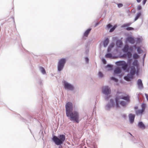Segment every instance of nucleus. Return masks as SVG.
I'll list each match as a JSON object with an SVG mask.
<instances>
[{
	"mask_svg": "<svg viewBox=\"0 0 148 148\" xmlns=\"http://www.w3.org/2000/svg\"><path fill=\"white\" fill-rule=\"evenodd\" d=\"M63 85L64 88L67 90L73 91L75 89L74 86L66 81L63 82Z\"/></svg>",
	"mask_w": 148,
	"mask_h": 148,
	"instance_id": "nucleus-4",
	"label": "nucleus"
},
{
	"mask_svg": "<svg viewBox=\"0 0 148 148\" xmlns=\"http://www.w3.org/2000/svg\"><path fill=\"white\" fill-rule=\"evenodd\" d=\"M133 65H135V64H134V63H133ZM135 65H137V63H136V64Z\"/></svg>",
	"mask_w": 148,
	"mask_h": 148,
	"instance_id": "nucleus-56",
	"label": "nucleus"
},
{
	"mask_svg": "<svg viewBox=\"0 0 148 148\" xmlns=\"http://www.w3.org/2000/svg\"><path fill=\"white\" fill-rule=\"evenodd\" d=\"M110 79L114 81V82H117L119 81L118 79L114 76L111 77Z\"/></svg>",
	"mask_w": 148,
	"mask_h": 148,
	"instance_id": "nucleus-23",
	"label": "nucleus"
},
{
	"mask_svg": "<svg viewBox=\"0 0 148 148\" xmlns=\"http://www.w3.org/2000/svg\"><path fill=\"white\" fill-rule=\"evenodd\" d=\"M105 57L106 58H111L112 57V55L110 53H108L106 54L105 55Z\"/></svg>",
	"mask_w": 148,
	"mask_h": 148,
	"instance_id": "nucleus-27",
	"label": "nucleus"
},
{
	"mask_svg": "<svg viewBox=\"0 0 148 148\" xmlns=\"http://www.w3.org/2000/svg\"><path fill=\"white\" fill-rule=\"evenodd\" d=\"M133 75L129 73H128L127 75L124 77V79L126 81H128L129 80H131L133 78Z\"/></svg>",
	"mask_w": 148,
	"mask_h": 148,
	"instance_id": "nucleus-10",
	"label": "nucleus"
},
{
	"mask_svg": "<svg viewBox=\"0 0 148 148\" xmlns=\"http://www.w3.org/2000/svg\"><path fill=\"white\" fill-rule=\"evenodd\" d=\"M137 84L138 85V88L139 89H142L143 88V86L142 80L140 79H139L137 81Z\"/></svg>",
	"mask_w": 148,
	"mask_h": 148,
	"instance_id": "nucleus-11",
	"label": "nucleus"
},
{
	"mask_svg": "<svg viewBox=\"0 0 148 148\" xmlns=\"http://www.w3.org/2000/svg\"><path fill=\"white\" fill-rule=\"evenodd\" d=\"M139 56L136 53H134L133 56V58L134 59H137L138 58Z\"/></svg>",
	"mask_w": 148,
	"mask_h": 148,
	"instance_id": "nucleus-30",
	"label": "nucleus"
},
{
	"mask_svg": "<svg viewBox=\"0 0 148 148\" xmlns=\"http://www.w3.org/2000/svg\"><path fill=\"white\" fill-rule=\"evenodd\" d=\"M41 98L42 99L43 98V97H41Z\"/></svg>",
	"mask_w": 148,
	"mask_h": 148,
	"instance_id": "nucleus-58",
	"label": "nucleus"
},
{
	"mask_svg": "<svg viewBox=\"0 0 148 148\" xmlns=\"http://www.w3.org/2000/svg\"><path fill=\"white\" fill-rule=\"evenodd\" d=\"M137 51L138 53H140L141 52V51H142L141 49L139 47H138L137 48Z\"/></svg>",
	"mask_w": 148,
	"mask_h": 148,
	"instance_id": "nucleus-35",
	"label": "nucleus"
},
{
	"mask_svg": "<svg viewBox=\"0 0 148 148\" xmlns=\"http://www.w3.org/2000/svg\"><path fill=\"white\" fill-rule=\"evenodd\" d=\"M119 42L120 43V45H122V42H119V41H118L117 42V44L119 43Z\"/></svg>",
	"mask_w": 148,
	"mask_h": 148,
	"instance_id": "nucleus-53",
	"label": "nucleus"
},
{
	"mask_svg": "<svg viewBox=\"0 0 148 148\" xmlns=\"http://www.w3.org/2000/svg\"><path fill=\"white\" fill-rule=\"evenodd\" d=\"M111 49H112V48H109V47H108V52L110 51H111Z\"/></svg>",
	"mask_w": 148,
	"mask_h": 148,
	"instance_id": "nucleus-47",
	"label": "nucleus"
},
{
	"mask_svg": "<svg viewBox=\"0 0 148 148\" xmlns=\"http://www.w3.org/2000/svg\"><path fill=\"white\" fill-rule=\"evenodd\" d=\"M91 30V29L89 28L87 29L84 32V36L86 37H87Z\"/></svg>",
	"mask_w": 148,
	"mask_h": 148,
	"instance_id": "nucleus-20",
	"label": "nucleus"
},
{
	"mask_svg": "<svg viewBox=\"0 0 148 148\" xmlns=\"http://www.w3.org/2000/svg\"><path fill=\"white\" fill-rule=\"evenodd\" d=\"M98 75L99 77L102 78L103 76V74L101 71H99L98 73Z\"/></svg>",
	"mask_w": 148,
	"mask_h": 148,
	"instance_id": "nucleus-28",
	"label": "nucleus"
},
{
	"mask_svg": "<svg viewBox=\"0 0 148 148\" xmlns=\"http://www.w3.org/2000/svg\"><path fill=\"white\" fill-rule=\"evenodd\" d=\"M66 113V116L69 118L70 120L77 123L79 122V112L76 111H73V104L70 102H67L65 105Z\"/></svg>",
	"mask_w": 148,
	"mask_h": 148,
	"instance_id": "nucleus-1",
	"label": "nucleus"
},
{
	"mask_svg": "<svg viewBox=\"0 0 148 148\" xmlns=\"http://www.w3.org/2000/svg\"><path fill=\"white\" fill-rule=\"evenodd\" d=\"M66 60L65 59H61L59 62V65H64L66 62Z\"/></svg>",
	"mask_w": 148,
	"mask_h": 148,
	"instance_id": "nucleus-18",
	"label": "nucleus"
},
{
	"mask_svg": "<svg viewBox=\"0 0 148 148\" xmlns=\"http://www.w3.org/2000/svg\"><path fill=\"white\" fill-rule=\"evenodd\" d=\"M114 44L113 43H111L110 45L109 46V48H112L114 47Z\"/></svg>",
	"mask_w": 148,
	"mask_h": 148,
	"instance_id": "nucleus-36",
	"label": "nucleus"
},
{
	"mask_svg": "<svg viewBox=\"0 0 148 148\" xmlns=\"http://www.w3.org/2000/svg\"><path fill=\"white\" fill-rule=\"evenodd\" d=\"M128 116L129 121L130 123H132L134 121L135 115L132 113H130L129 114Z\"/></svg>",
	"mask_w": 148,
	"mask_h": 148,
	"instance_id": "nucleus-9",
	"label": "nucleus"
},
{
	"mask_svg": "<svg viewBox=\"0 0 148 148\" xmlns=\"http://www.w3.org/2000/svg\"><path fill=\"white\" fill-rule=\"evenodd\" d=\"M102 62L104 64H106V61L104 59H102Z\"/></svg>",
	"mask_w": 148,
	"mask_h": 148,
	"instance_id": "nucleus-39",
	"label": "nucleus"
},
{
	"mask_svg": "<svg viewBox=\"0 0 148 148\" xmlns=\"http://www.w3.org/2000/svg\"><path fill=\"white\" fill-rule=\"evenodd\" d=\"M127 39V41L132 44H134L135 42L134 38L132 37H128Z\"/></svg>",
	"mask_w": 148,
	"mask_h": 148,
	"instance_id": "nucleus-15",
	"label": "nucleus"
},
{
	"mask_svg": "<svg viewBox=\"0 0 148 148\" xmlns=\"http://www.w3.org/2000/svg\"><path fill=\"white\" fill-rule=\"evenodd\" d=\"M130 134V135H131V136H132V134Z\"/></svg>",
	"mask_w": 148,
	"mask_h": 148,
	"instance_id": "nucleus-61",
	"label": "nucleus"
},
{
	"mask_svg": "<svg viewBox=\"0 0 148 148\" xmlns=\"http://www.w3.org/2000/svg\"><path fill=\"white\" fill-rule=\"evenodd\" d=\"M42 134L43 135V132H42Z\"/></svg>",
	"mask_w": 148,
	"mask_h": 148,
	"instance_id": "nucleus-59",
	"label": "nucleus"
},
{
	"mask_svg": "<svg viewBox=\"0 0 148 148\" xmlns=\"http://www.w3.org/2000/svg\"><path fill=\"white\" fill-rule=\"evenodd\" d=\"M21 118L22 119H23V118Z\"/></svg>",
	"mask_w": 148,
	"mask_h": 148,
	"instance_id": "nucleus-60",
	"label": "nucleus"
},
{
	"mask_svg": "<svg viewBox=\"0 0 148 148\" xmlns=\"http://www.w3.org/2000/svg\"><path fill=\"white\" fill-rule=\"evenodd\" d=\"M122 66V68L123 71L127 73H129L130 71V74L134 75L135 73L138 74V71L137 70L135 71V67L137 69L139 67L140 65H121Z\"/></svg>",
	"mask_w": 148,
	"mask_h": 148,
	"instance_id": "nucleus-3",
	"label": "nucleus"
},
{
	"mask_svg": "<svg viewBox=\"0 0 148 148\" xmlns=\"http://www.w3.org/2000/svg\"><path fill=\"white\" fill-rule=\"evenodd\" d=\"M141 15V13L140 12H138L137 13V15L135 17V19H134V21H136V20H137L138 18L140 17V16Z\"/></svg>",
	"mask_w": 148,
	"mask_h": 148,
	"instance_id": "nucleus-24",
	"label": "nucleus"
},
{
	"mask_svg": "<svg viewBox=\"0 0 148 148\" xmlns=\"http://www.w3.org/2000/svg\"><path fill=\"white\" fill-rule=\"evenodd\" d=\"M39 70L42 74L43 75H45L46 74V70L42 66H40L39 67Z\"/></svg>",
	"mask_w": 148,
	"mask_h": 148,
	"instance_id": "nucleus-13",
	"label": "nucleus"
},
{
	"mask_svg": "<svg viewBox=\"0 0 148 148\" xmlns=\"http://www.w3.org/2000/svg\"><path fill=\"white\" fill-rule=\"evenodd\" d=\"M138 126L139 128L143 129H144L145 128V126L142 121H139L138 122Z\"/></svg>",
	"mask_w": 148,
	"mask_h": 148,
	"instance_id": "nucleus-12",
	"label": "nucleus"
},
{
	"mask_svg": "<svg viewBox=\"0 0 148 148\" xmlns=\"http://www.w3.org/2000/svg\"><path fill=\"white\" fill-rule=\"evenodd\" d=\"M123 98V99L125 100L127 102H129L130 101V98L129 96L127 95V96H123V97H122Z\"/></svg>",
	"mask_w": 148,
	"mask_h": 148,
	"instance_id": "nucleus-17",
	"label": "nucleus"
},
{
	"mask_svg": "<svg viewBox=\"0 0 148 148\" xmlns=\"http://www.w3.org/2000/svg\"><path fill=\"white\" fill-rule=\"evenodd\" d=\"M127 55L128 57L129 58H131L132 57V53L130 52H127Z\"/></svg>",
	"mask_w": 148,
	"mask_h": 148,
	"instance_id": "nucleus-29",
	"label": "nucleus"
},
{
	"mask_svg": "<svg viewBox=\"0 0 148 148\" xmlns=\"http://www.w3.org/2000/svg\"><path fill=\"white\" fill-rule=\"evenodd\" d=\"M102 92L106 95H108L111 93V90L108 86H105L103 89Z\"/></svg>",
	"mask_w": 148,
	"mask_h": 148,
	"instance_id": "nucleus-8",
	"label": "nucleus"
},
{
	"mask_svg": "<svg viewBox=\"0 0 148 148\" xmlns=\"http://www.w3.org/2000/svg\"><path fill=\"white\" fill-rule=\"evenodd\" d=\"M141 107L142 108H145L146 107V105L145 104L143 103L141 105Z\"/></svg>",
	"mask_w": 148,
	"mask_h": 148,
	"instance_id": "nucleus-43",
	"label": "nucleus"
},
{
	"mask_svg": "<svg viewBox=\"0 0 148 148\" xmlns=\"http://www.w3.org/2000/svg\"><path fill=\"white\" fill-rule=\"evenodd\" d=\"M147 0H144L143 2V4L144 5L146 2Z\"/></svg>",
	"mask_w": 148,
	"mask_h": 148,
	"instance_id": "nucleus-49",
	"label": "nucleus"
},
{
	"mask_svg": "<svg viewBox=\"0 0 148 148\" xmlns=\"http://www.w3.org/2000/svg\"><path fill=\"white\" fill-rule=\"evenodd\" d=\"M109 42V39L108 38H106L104 40L103 42V44L104 47H106L108 45Z\"/></svg>",
	"mask_w": 148,
	"mask_h": 148,
	"instance_id": "nucleus-16",
	"label": "nucleus"
},
{
	"mask_svg": "<svg viewBox=\"0 0 148 148\" xmlns=\"http://www.w3.org/2000/svg\"><path fill=\"white\" fill-rule=\"evenodd\" d=\"M118 7L120 8L122 7L123 6V5L122 3H118L117 4Z\"/></svg>",
	"mask_w": 148,
	"mask_h": 148,
	"instance_id": "nucleus-37",
	"label": "nucleus"
},
{
	"mask_svg": "<svg viewBox=\"0 0 148 148\" xmlns=\"http://www.w3.org/2000/svg\"><path fill=\"white\" fill-rule=\"evenodd\" d=\"M91 80L92 81L93 80V79H92V78H91Z\"/></svg>",
	"mask_w": 148,
	"mask_h": 148,
	"instance_id": "nucleus-57",
	"label": "nucleus"
},
{
	"mask_svg": "<svg viewBox=\"0 0 148 148\" xmlns=\"http://www.w3.org/2000/svg\"><path fill=\"white\" fill-rule=\"evenodd\" d=\"M136 115L142 114V111L140 110H138L136 111Z\"/></svg>",
	"mask_w": 148,
	"mask_h": 148,
	"instance_id": "nucleus-26",
	"label": "nucleus"
},
{
	"mask_svg": "<svg viewBox=\"0 0 148 148\" xmlns=\"http://www.w3.org/2000/svg\"><path fill=\"white\" fill-rule=\"evenodd\" d=\"M115 105L114 99H110V101L105 106V109L106 110L110 111V108L114 107Z\"/></svg>",
	"mask_w": 148,
	"mask_h": 148,
	"instance_id": "nucleus-5",
	"label": "nucleus"
},
{
	"mask_svg": "<svg viewBox=\"0 0 148 148\" xmlns=\"http://www.w3.org/2000/svg\"><path fill=\"white\" fill-rule=\"evenodd\" d=\"M145 95L147 100L148 101V94L145 93Z\"/></svg>",
	"mask_w": 148,
	"mask_h": 148,
	"instance_id": "nucleus-44",
	"label": "nucleus"
},
{
	"mask_svg": "<svg viewBox=\"0 0 148 148\" xmlns=\"http://www.w3.org/2000/svg\"><path fill=\"white\" fill-rule=\"evenodd\" d=\"M112 27V25L110 24H108L107 26V27L108 29H109Z\"/></svg>",
	"mask_w": 148,
	"mask_h": 148,
	"instance_id": "nucleus-38",
	"label": "nucleus"
},
{
	"mask_svg": "<svg viewBox=\"0 0 148 148\" xmlns=\"http://www.w3.org/2000/svg\"><path fill=\"white\" fill-rule=\"evenodd\" d=\"M66 139V136L63 134H60L58 136L52 135V140L57 145L59 146L58 148H62V145Z\"/></svg>",
	"mask_w": 148,
	"mask_h": 148,
	"instance_id": "nucleus-2",
	"label": "nucleus"
},
{
	"mask_svg": "<svg viewBox=\"0 0 148 148\" xmlns=\"http://www.w3.org/2000/svg\"><path fill=\"white\" fill-rule=\"evenodd\" d=\"M114 65H106L105 68L107 71H111L112 70Z\"/></svg>",
	"mask_w": 148,
	"mask_h": 148,
	"instance_id": "nucleus-14",
	"label": "nucleus"
},
{
	"mask_svg": "<svg viewBox=\"0 0 148 148\" xmlns=\"http://www.w3.org/2000/svg\"><path fill=\"white\" fill-rule=\"evenodd\" d=\"M116 65H127V64H126L125 62H121V63H120V62L118 63Z\"/></svg>",
	"mask_w": 148,
	"mask_h": 148,
	"instance_id": "nucleus-34",
	"label": "nucleus"
},
{
	"mask_svg": "<svg viewBox=\"0 0 148 148\" xmlns=\"http://www.w3.org/2000/svg\"><path fill=\"white\" fill-rule=\"evenodd\" d=\"M28 118L30 119V121H32L33 120V118L31 116H29Z\"/></svg>",
	"mask_w": 148,
	"mask_h": 148,
	"instance_id": "nucleus-42",
	"label": "nucleus"
},
{
	"mask_svg": "<svg viewBox=\"0 0 148 148\" xmlns=\"http://www.w3.org/2000/svg\"><path fill=\"white\" fill-rule=\"evenodd\" d=\"M114 69V72L115 74H120L122 72L123 70L122 68V66H117Z\"/></svg>",
	"mask_w": 148,
	"mask_h": 148,
	"instance_id": "nucleus-7",
	"label": "nucleus"
},
{
	"mask_svg": "<svg viewBox=\"0 0 148 148\" xmlns=\"http://www.w3.org/2000/svg\"><path fill=\"white\" fill-rule=\"evenodd\" d=\"M135 61L136 62V63H137V60H136Z\"/></svg>",
	"mask_w": 148,
	"mask_h": 148,
	"instance_id": "nucleus-55",
	"label": "nucleus"
},
{
	"mask_svg": "<svg viewBox=\"0 0 148 148\" xmlns=\"http://www.w3.org/2000/svg\"><path fill=\"white\" fill-rule=\"evenodd\" d=\"M120 104L122 106L124 107L127 105V103L123 101H122L120 102H119V104Z\"/></svg>",
	"mask_w": 148,
	"mask_h": 148,
	"instance_id": "nucleus-22",
	"label": "nucleus"
},
{
	"mask_svg": "<svg viewBox=\"0 0 148 148\" xmlns=\"http://www.w3.org/2000/svg\"><path fill=\"white\" fill-rule=\"evenodd\" d=\"M85 59H86V62H87L88 61V58H85Z\"/></svg>",
	"mask_w": 148,
	"mask_h": 148,
	"instance_id": "nucleus-51",
	"label": "nucleus"
},
{
	"mask_svg": "<svg viewBox=\"0 0 148 148\" xmlns=\"http://www.w3.org/2000/svg\"><path fill=\"white\" fill-rule=\"evenodd\" d=\"M122 117L123 118H124V119H125L126 117H127V115L126 114H124L123 115Z\"/></svg>",
	"mask_w": 148,
	"mask_h": 148,
	"instance_id": "nucleus-46",
	"label": "nucleus"
},
{
	"mask_svg": "<svg viewBox=\"0 0 148 148\" xmlns=\"http://www.w3.org/2000/svg\"><path fill=\"white\" fill-rule=\"evenodd\" d=\"M132 23H126L125 24H124L123 25V27H125L127 26H128L130 25Z\"/></svg>",
	"mask_w": 148,
	"mask_h": 148,
	"instance_id": "nucleus-31",
	"label": "nucleus"
},
{
	"mask_svg": "<svg viewBox=\"0 0 148 148\" xmlns=\"http://www.w3.org/2000/svg\"><path fill=\"white\" fill-rule=\"evenodd\" d=\"M37 82L40 85H41L42 84V80L41 79L38 78Z\"/></svg>",
	"mask_w": 148,
	"mask_h": 148,
	"instance_id": "nucleus-25",
	"label": "nucleus"
},
{
	"mask_svg": "<svg viewBox=\"0 0 148 148\" xmlns=\"http://www.w3.org/2000/svg\"><path fill=\"white\" fill-rule=\"evenodd\" d=\"M145 108H142V109L141 110L142 111V113L144 112Z\"/></svg>",
	"mask_w": 148,
	"mask_h": 148,
	"instance_id": "nucleus-45",
	"label": "nucleus"
},
{
	"mask_svg": "<svg viewBox=\"0 0 148 148\" xmlns=\"http://www.w3.org/2000/svg\"><path fill=\"white\" fill-rule=\"evenodd\" d=\"M107 96L106 97V98H105V99L107 101L108 100L109 98L110 97V96H108V95H107Z\"/></svg>",
	"mask_w": 148,
	"mask_h": 148,
	"instance_id": "nucleus-40",
	"label": "nucleus"
},
{
	"mask_svg": "<svg viewBox=\"0 0 148 148\" xmlns=\"http://www.w3.org/2000/svg\"><path fill=\"white\" fill-rule=\"evenodd\" d=\"M87 124V123H86V124H85L84 126V127H85L86 128L87 127L88 125H86Z\"/></svg>",
	"mask_w": 148,
	"mask_h": 148,
	"instance_id": "nucleus-50",
	"label": "nucleus"
},
{
	"mask_svg": "<svg viewBox=\"0 0 148 148\" xmlns=\"http://www.w3.org/2000/svg\"><path fill=\"white\" fill-rule=\"evenodd\" d=\"M141 8H142L141 6L140 5H138L137 8V9L138 10H141Z\"/></svg>",
	"mask_w": 148,
	"mask_h": 148,
	"instance_id": "nucleus-41",
	"label": "nucleus"
},
{
	"mask_svg": "<svg viewBox=\"0 0 148 148\" xmlns=\"http://www.w3.org/2000/svg\"><path fill=\"white\" fill-rule=\"evenodd\" d=\"M64 65H58V71L60 72L62 71L63 69Z\"/></svg>",
	"mask_w": 148,
	"mask_h": 148,
	"instance_id": "nucleus-21",
	"label": "nucleus"
},
{
	"mask_svg": "<svg viewBox=\"0 0 148 148\" xmlns=\"http://www.w3.org/2000/svg\"><path fill=\"white\" fill-rule=\"evenodd\" d=\"M126 29L127 31L132 30H134V28L132 27H129L127 28Z\"/></svg>",
	"mask_w": 148,
	"mask_h": 148,
	"instance_id": "nucleus-33",
	"label": "nucleus"
},
{
	"mask_svg": "<svg viewBox=\"0 0 148 148\" xmlns=\"http://www.w3.org/2000/svg\"><path fill=\"white\" fill-rule=\"evenodd\" d=\"M141 0H137V1L138 3H139L140 2Z\"/></svg>",
	"mask_w": 148,
	"mask_h": 148,
	"instance_id": "nucleus-54",
	"label": "nucleus"
},
{
	"mask_svg": "<svg viewBox=\"0 0 148 148\" xmlns=\"http://www.w3.org/2000/svg\"><path fill=\"white\" fill-rule=\"evenodd\" d=\"M147 0H144L143 2V4L144 5L146 2Z\"/></svg>",
	"mask_w": 148,
	"mask_h": 148,
	"instance_id": "nucleus-48",
	"label": "nucleus"
},
{
	"mask_svg": "<svg viewBox=\"0 0 148 148\" xmlns=\"http://www.w3.org/2000/svg\"><path fill=\"white\" fill-rule=\"evenodd\" d=\"M138 108V107L137 106H136L134 107V109H137Z\"/></svg>",
	"mask_w": 148,
	"mask_h": 148,
	"instance_id": "nucleus-52",
	"label": "nucleus"
},
{
	"mask_svg": "<svg viewBox=\"0 0 148 148\" xmlns=\"http://www.w3.org/2000/svg\"><path fill=\"white\" fill-rule=\"evenodd\" d=\"M123 95H116L115 99V106L117 108H119L120 107V106L119 105V100L120 99H123V98L122 97H123Z\"/></svg>",
	"mask_w": 148,
	"mask_h": 148,
	"instance_id": "nucleus-6",
	"label": "nucleus"
},
{
	"mask_svg": "<svg viewBox=\"0 0 148 148\" xmlns=\"http://www.w3.org/2000/svg\"><path fill=\"white\" fill-rule=\"evenodd\" d=\"M116 27V25H114L113 27L111 29H110V32H113Z\"/></svg>",
	"mask_w": 148,
	"mask_h": 148,
	"instance_id": "nucleus-32",
	"label": "nucleus"
},
{
	"mask_svg": "<svg viewBox=\"0 0 148 148\" xmlns=\"http://www.w3.org/2000/svg\"><path fill=\"white\" fill-rule=\"evenodd\" d=\"M129 49V46L127 45H125L123 49V51L125 53H127L128 52Z\"/></svg>",
	"mask_w": 148,
	"mask_h": 148,
	"instance_id": "nucleus-19",
	"label": "nucleus"
}]
</instances>
